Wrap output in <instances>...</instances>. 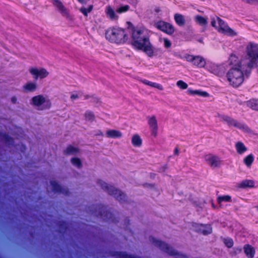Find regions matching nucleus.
<instances>
[{
    "label": "nucleus",
    "instance_id": "obj_1",
    "mask_svg": "<svg viewBox=\"0 0 258 258\" xmlns=\"http://www.w3.org/2000/svg\"><path fill=\"white\" fill-rule=\"evenodd\" d=\"M228 63L230 68L226 75V81L233 87H238L243 83L244 76L248 77L250 73L246 72V66L235 54L230 56Z\"/></svg>",
    "mask_w": 258,
    "mask_h": 258
},
{
    "label": "nucleus",
    "instance_id": "obj_2",
    "mask_svg": "<svg viewBox=\"0 0 258 258\" xmlns=\"http://www.w3.org/2000/svg\"><path fill=\"white\" fill-rule=\"evenodd\" d=\"M148 31L144 28L134 29L132 33V44L139 49L142 50L150 57L153 56L154 50L149 40Z\"/></svg>",
    "mask_w": 258,
    "mask_h": 258
},
{
    "label": "nucleus",
    "instance_id": "obj_3",
    "mask_svg": "<svg viewBox=\"0 0 258 258\" xmlns=\"http://www.w3.org/2000/svg\"><path fill=\"white\" fill-rule=\"evenodd\" d=\"M246 54L245 57L240 60L246 66V72L251 73L253 68L258 67V44L249 43L246 48Z\"/></svg>",
    "mask_w": 258,
    "mask_h": 258
},
{
    "label": "nucleus",
    "instance_id": "obj_4",
    "mask_svg": "<svg viewBox=\"0 0 258 258\" xmlns=\"http://www.w3.org/2000/svg\"><path fill=\"white\" fill-rule=\"evenodd\" d=\"M106 38L112 43H124L128 39L126 30L121 28H110L105 33Z\"/></svg>",
    "mask_w": 258,
    "mask_h": 258
},
{
    "label": "nucleus",
    "instance_id": "obj_5",
    "mask_svg": "<svg viewBox=\"0 0 258 258\" xmlns=\"http://www.w3.org/2000/svg\"><path fill=\"white\" fill-rule=\"evenodd\" d=\"M97 184L104 191L107 192L109 195L113 196L120 203H123L127 201V198L126 195L113 185L108 184L101 180H98Z\"/></svg>",
    "mask_w": 258,
    "mask_h": 258
},
{
    "label": "nucleus",
    "instance_id": "obj_6",
    "mask_svg": "<svg viewBox=\"0 0 258 258\" xmlns=\"http://www.w3.org/2000/svg\"><path fill=\"white\" fill-rule=\"evenodd\" d=\"M30 103L39 110L49 109L51 106L50 100L43 95L33 97L30 100Z\"/></svg>",
    "mask_w": 258,
    "mask_h": 258
},
{
    "label": "nucleus",
    "instance_id": "obj_7",
    "mask_svg": "<svg viewBox=\"0 0 258 258\" xmlns=\"http://www.w3.org/2000/svg\"><path fill=\"white\" fill-rule=\"evenodd\" d=\"M149 240L161 250L171 255L174 256L175 258H185V256L184 255L178 253L176 250L173 249L172 247L170 246L167 243L158 240L152 236L150 237Z\"/></svg>",
    "mask_w": 258,
    "mask_h": 258
},
{
    "label": "nucleus",
    "instance_id": "obj_8",
    "mask_svg": "<svg viewBox=\"0 0 258 258\" xmlns=\"http://www.w3.org/2000/svg\"><path fill=\"white\" fill-rule=\"evenodd\" d=\"M218 116L221 119L222 121L226 123L229 127L237 128L245 133H250L251 132L250 129L247 125L238 121L231 116L220 114H218Z\"/></svg>",
    "mask_w": 258,
    "mask_h": 258
},
{
    "label": "nucleus",
    "instance_id": "obj_9",
    "mask_svg": "<svg viewBox=\"0 0 258 258\" xmlns=\"http://www.w3.org/2000/svg\"><path fill=\"white\" fill-rule=\"evenodd\" d=\"M217 21L219 25L218 30L219 32L231 37L237 35L235 31L230 28L228 25L220 18L217 17Z\"/></svg>",
    "mask_w": 258,
    "mask_h": 258
},
{
    "label": "nucleus",
    "instance_id": "obj_10",
    "mask_svg": "<svg viewBox=\"0 0 258 258\" xmlns=\"http://www.w3.org/2000/svg\"><path fill=\"white\" fill-rule=\"evenodd\" d=\"M186 60L191 62L194 66L198 68H204L206 65V61L204 58L200 55H192L186 54L184 56Z\"/></svg>",
    "mask_w": 258,
    "mask_h": 258
},
{
    "label": "nucleus",
    "instance_id": "obj_11",
    "mask_svg": "<svg viewBox=\"0 0 258 258\" xmlns=\"http://www.w3.org/2000/svg\"><path fill=\"white\" fill-rule=\"evenodd\" d=\"M205 159L207 163L211 168H219L222 164V161L220 158L215 155L209 154L205 156Z\"/></svg>",
    "mask_w": 258,
    "mask_h": 258
},
{
    "label": "nucleus",
    "instance_id": "obj_12",
    "mask_svg": "<svg viewBox=\"0 0 258 258\" xmlns=\"http://www.w3.org/2000/svg\"><path fill=\"white\" fill-rule=\"evenodd\" d=\"M192 227L196 232L204 235L211 234L213 231L212 227L210 224L194 223Z\"/></svg>",
    "mask_w": 258,
    "mask_h": 258
},
{
    "label": "nucleus",
    "instance_id": "obj_13",
    "mask_svg": "<svg viewBox=\"0 0 258 258\" xmlns=\"http://www.w3.org/2000/svg\"><path fill=\"white\" fill-rule=\"evenodd\" d=\"M29 71L30 73L33 76V78L36 80L38 78L41 79L45 78L49 75L48 72L44 68L38 69L36 68H31Z\"/></svg>",
    "mask_w": 258,
    "mask_h": 258
},
{
    "label": "nucleus",
    "instance_id": "obj_14",
    "mask_svg": "<svg viewBox=\"0 0 258 258\" xmlns=\"http://www.w3.org/2000/svg\"><path fill=\"white\" fill-rule=\"evenodd\" d=\"M147 120L151 135L156 138L157 136L158 130L157 118L155 115L148 116H147Z\"/></svg>",
    "mask_w": 258,
    "mask_h": 258
},
{
    "label": "nucleus",
    "instance_id": "obj_15",
    "mask_svg": "<svg viewBox=\"0 0 258 258\" xmlns=\"http://www.w3.org/2000/svg\"><path fill=\"white\" fill-rule=\"evenodd\" d=\"M156 27L161 31L168 35H172L174 32V28L172 25L164 21H159L156 24Z\"/></svg>",
    "mask_w": 258,
    "mask_h": 258
},
{
    "label": "nucleus",
    "instance_id": "obj_16",
    "mask_svg": "<svg viewBox=\"0 0 258 258\" xmlns=\"http://www.w3.org/2000/svg\"><path fill=\"white\" fill-rule=\"evenodd\" d=\"M106 208L103 206L99 207L98 214L100 215L104 220L109 222H115L113 214L108 211H105Z\"/></svg>",
    "mask_w": 258,
    "mask_h": 258
},
{
    "label": "nucleus",
    "instance_id": "obj_17",
    "mask_svg": "<svg viewBox=\"0 0 258 258\" xmlns=\"http://www.w3.org/2000/svg\"><path fill=\"white\" fill-rule=\"evenodd\" d=\"M209 71L218 77H222L225 72V68L223 64H212L210 68Z\"/></svg>",
    "mask_w": 258,
    "mask_h": 258
},
{
    "label": "nucleus",
    "instance_id": "obj_18",
    "mask_svg": "<svg viewBox=\"0 0 258 258\" xmlns=\"http://www.w3.org/2000/svg\"><path fill=\"white\" fill-rule=\"evenodd\" d=\"M50 184L52 186V190L54 192H58L64 195H68L69 194V192L68 189L60 186L56 181H51Z\"/></svg>",
    "mask_w": 258,
    "mask_h": 258
},
{
    "label": "nucleus",
    "instance_id": "obj_19",
    "mask_svg": "<svg viewBox=\"0 0 258 258\" xmlns=\"http://www.w3.org/2000/svg\"><path fill=\"white\" fill-rule=\"evenodd\" d=\"M53 5L56 7L57 10L64 17H68L69 13L67 10L64 8L62 3L59 0H51Z\"/></svg>",
    "mask_w": 258,
    "mask_h": 258
},
{
    "label": "nucleus",
    "instance_id": "obj_20",
    "mask_svg": "<svg viewBox=\"0 0 258 258\" xmlns=\"http://www.w3.org/2000/svg\"><path fill=\"white\" fill-rule=\"evenodd\" d=\"M37 86L36 83L28 82L25 84L23 87V90L25 92H33L37 89Z\"/></svg>",
    "mask_w": 258,
    "mask_h": 258
},
{
    "label": "nucleus",
    "instance_id": "obj_21",
    "mask_svg": "<svg viewBox=\"0 0 258 258\" xmlns=\"http://www.w3.org/2000/svg\"><path fill=\"white\" fill-rule=\"evenodd\" d=\"M106 136L109 138H120L122 137V133L117 130H110L107 131Z\"/></svg>",
    "mask_w": 258,
    "mask_h": 258
},
{
    "label": "nucleus",
    "instance_id": "obj_22",
    "mask_svg": "<svg viewBox=\"0 0 258 258\" xmlns=\"http://www.w3.org/2000/svg\"><path fill=\"white\" fill-rule=\"evenodd\" d=\"M79 150L78 148L70 145L64 151V154L66 155H77L79 153Z\"/></svg>",
    "mask_w": 258,
    "mask_h": 258
},
{
    "label": "nucleus",
    "instance_id": "obj_23",
    "mask_svg": "<svg viewBox=\"0 0 258 258\" xmlns=\"http://www.w3.org/2000/svg\"><path fill=\"white\" fill-rule=\"evenodd\" d=\"M243 248L244 253L248 257L252 258L254 256L255 250L251 245H245Z\"/></svg>",
    "mask_w": 258,
    "mask_h": 258
},
{
    "label": "nucleus",
    "instance_id": "obj_24",
    "mask_svg": "<svg viewBox=\"0 0 258 258\" xmlns=\"http://www.w3.org/2000/svg\"><path fill=\"white\" fill-rule=\"evenodd\" d=\"M187 93L189 95H197L200 96H202L203 97H207L209 96V94L208 93L205 91H202L200 90H192L191 89H188L187 91Z\"/></svg>",
    "mask_w": 258,
    "mask_h": 258
},
{
    "label": "nucleus",
    "instance_id": "obj_25",
    "mask_svg": "<svg viewBox=\"0 0 258 258\" xmlns=\"http://www.w3.org/2000/svg\"><path fill=\"white\" fill-rule=\"evenodd\" d=\"M238 186L240 188L252 187L254 186V182L252 180H244L238 183Z\"/></svg>",
    "mask_w": 258,
    "mask_h": 258
},
{
    "label": "nucleus",
    "instance_id": "obj_26",
    "mask_svg": "<svg viewBox=\"0 0 258 258\" xmlns=\"http://www.w3.org/2000/svg\"><path fill=\"white\" fill-rule=\"evenodd\" d=\"M174 19L176 23L180 26H183L185 23V20L183 15L180 14L174 15Z\"/></svg>",
    "mask_w": 258,
    "mask_h": 258
},
{
    "label": "nucleus",
    "instance_id": "obj_27",
    "mask_svg": "<svg viewBox=\"0 0 258 258\" xmlns=\"http://www.w3.org/2000/svg\"><path fill=\"white\" fill-rule=\"evenodd\" d=\"M237 152L239 154H242L247 151V148L241 142H238L235 144Z\"/></svg>",
    "mask_w": 258,
    "mask_h": 258
},
{
    "label": "nucleus",
    "instance_id": "obj_28",
    "mask_svg": "<svg viewBox=\"0 0 258 258\" xmlns=\"http://www.w3.org/2000/svg\"><path fill=\"white\" fill-rule=\"evenodd\" d=\"M246 105L253 110L258 111V100L251 99L246 102Z\"/></svg>",
    "mask_w": 258,
    "mask_h": 258
},
{
    "label": "nucleus",
    "instance_id": "obj_29",
    "mask_svg": "<svg viewBox=\"0 0 258 258\" xmlns=\"http://www.w3.org/2000/svg\"><path fill=\"white\" fill-rule=\"evenodd\" d=\"M132 143L135 147H140L142 144V140L138 135H135L132 138Z\"/></svg>",
    "mask_w": 258,
    "mask_h": 258
},
{
    "label": "nucleus",
    "instance_id": "obj_30",
    "mask_svg": "<svg viewBox=\"0 0 258 258\" xmlns=\"http://www.w3.org/2000/svg\"><path fill=\"white\" fill-rule=\"evenodd\" d=\"M142 82L144 84H146V85H149L150 86L157 88L160 90H162L163 89L162 86L159 84H158L156 83H153V82L149 81L146 80H143Z\"/></svg>",
    "mask_w": 258,
    "mask_h": 258
},
{
    "label": "nucleus",
    "instance_id": "obj_31",
    "mask_svg": "<svg viewBox=\"0 0 258 258\" xmlns=\"http://www.w3.org/2000/svg\"><path fill=\"white\" fill-rule=\"evenodd\" d=\"M106 14L112 20L116 19L117 18V16L114 13L113 10L111 8L110 6H108L106 8Z\"/></svg>",
    "mask_w": 258,
    "mask_h": 258
},
{
    "label": "nucleus",
    "instance_id": "obj_32",
    "mask_svg": "<svg viewBox=\"0 0 258 258\" xmlns=\"http://www.w3.org/2000/svg\"><path fill=\"white\" fill-rule=\"evenodd\" d=\"M93 6L89 5L88 8L82 7L79 9V11L81 12L85 16H88V13H90L93 10Z\"/></svg>",
    "mask_w": 258,
    "mask_h": 258
},
{
    "label": "nucleus",
    "instance_id": "obj_33",
    "mask_svg": "<svg viewBox=\"0 0 258 258\" xmlns=\"http://www.w3.org/2000/svg\"><path fill=\"white\" fill-rule=\"evenodd\" d=\"M254 158L252 154H250L248 156H247L244 159V163L247 167H250L252 162H253Z\"/></svg>",
    "mask_w": 258,
    "mask_h": 258
},
{
    "label": "nucleus",
    "instance_id": "obj_34",
    "mask_svg": "<svg viewBox=\"0 0 258 258\" xmlns=\"http://www.w3.org/2000/svg\"><path fill=\"white\" fill-rule=\"evenodd\" d=\"M217 200L219 204L222 202H230L231 201V197L228 195L220 196L218 198Z\"/></svg>",
    "mask_w": 258,
    "mask_h": 258
},
{
    "label": "nucleus",
    "instance_id": "obj_35",
    "mask_svg": "<svg viewBox=\"0 0 258 258\" xmlns=\"http://www.w3.org/2000/svg\"><path fill=\"white\" fill-rule=\"evenodd\" d=\"M117 253V255L121 258H141L139 256L128 254L125 252H119Z\"/></svg>",
    "mask_w": 258,
    "mask_h": 258
},
{
    "label": "nucleus",
    "instance_id": "obj_36",
    "mask_svg": "<svg viewBox=\"0 0 258 258\" xmlns=\"http://www.w3.org/2000/svg\"><path fill=\"white\" fill-rule=\"evenodd\" d=\"M71 163L73 165L78 168H81L82 166L81 161L80 159L78 158H73L71 159Z\"/></svg>",
    "mask_w": 258,
    "mask_h": 258
},
{
    "label": "nucleus",
    "instance_id": "obj_37",
    "mask_svg": "<svg viewBox=\"0 0 258 258\" xmlns=\"http://www.w3.org/2000/svg\"><path fill=\"white\" fill-rule=\"evenodd\" d=\"M196 20L201 25H205L207 24V20L201 16H197L196 17Z\"/></svg>",
    "mask_w": 258,
    "mask_h": 258
},
{
    "label": "nucleus",
    "instance_id": "obj_38",
    "mask_svg": "<svg viewBox=\"0 0 258 258\" xmlns=\"http://www.w3.org/2000/svg\"><path fill=\"white\" fill-rule=\"evenodd\" d=\"M85 118L90 121H93L95 119V115L93 113L90 111H88L85 113Z\"/></svg>",
    "mask_w": 258,
    "mask_h": 258
},
{
    "label": "nucleus",
    "instance_id": "obj_39",
    "mask_svg": "<svg viewBox=\"0 0 258 258\" xmlns=\"http://www.w3.org/2000/svg\"><path fill=\"white\" fill-rule=\"evenodd\" d=\"M223 241L225 245L228 248H231L233 245V241L232 239L230 238H223Z\"/></svg>",
    "mask_w": 258,
    "mask_h": 258
},
{
    "label": "nucleus",
    "instance_id": "obj_40",
    "mask_svg": "<svg viewBox=\"0 0 258 258\" xmlns=\"http://www.w3.org/2000/svg\"><path fill=\"white\" fill-rule=\"evenodd\" d=\"M176 85L181 89H186L188 87V85L182 80L177 81Z\"/></svg>",
    "mask_w": 258,
    "mask_h": 258
},
{
    "label": "nucleus",
    "instance_id": "obj_41",
    "mask_svg": "<svg viewBox=\"0 0 258 258\" xmlns=\"http://www.w3.org/2000/svg\"><path fill=\"white\" fill-rule=\"evenodd\" d=\"M130 7L128 5H125L123 6H121L118 8L116 12L118 13H122L127 12L129 10Z\"/></svg>",
    "mask_w": 258,
    "mask_h": 258
},
{
    "label": "nucleus",
    "instance_id": "obj_42",
    "mask_svg": "<svg viewBox=\"0 0 258 258\" xmlns=\"http://www.w3.org/2000/svg\"><path fill=\"white\" fill-rule=\"evenodd\" d=\"M162 41L163 42V45L165 48H169L171 46V42L168 39L163 38L162 39Z\"/></svg>",
    "mask_w": 258,
    "mask_h": 258
},
{
    "label": "nucleus",
    "instance_id": "obj_43",
    "mask_svg": "<svg viewBox=\"0 0 258 258\" xmlns=\"http://www.w3.org/2000/svg\"><path fill=\"white\" fill-rule=\"evenodd\" d=\"M4 139L5 140L6 142L8 143H12L13 142V139H12L7 135H5L4 136Z\"/></svg>",
    "mask_w": 258,
    "mask_h": 258
},
{
    "label": "nucleus",
    "instance_id": "obj_44",
    "mask_svg": "<svg viewBox=\"0 0 258 258\" xmlns=\"http://www.w3.org/2000/svg\"><path fill=\"white\" fill-rule=\"evenodd\" d=\"M242 251V248L241 247H235L234 248V252L235 254H238L240 253Z\"/></svg>",
    "mask_w": 258,
    "mask_h": 258
},
{
    "label": "nucleus",
    "instance_id": "obj_45",
    "mask_svg": "<svg viewBox=\"0 0 258 258\" xmlns=\"http://www.w3.org/2000/svg\"><path fill=\"white\" fill-rule=\"evenodd\" d=\"M128 1L131 4L134 6H136L138 3V0H128Z\"/></svg>",
    "mask_w": 258,
    "mask_h": 258
},
{
    "label": "nucleus",
    "instance_id": "obj_46",
    "mask_svg": "<svg viewBox=\"0 0 258 258\" xmlns=\"http://www.w3.org/2000/svg\"><path fill=\"white\" fill-rule=\"evenodd\" d=\"M79 98V95L78 94H72L71 96V99L72 101L77 99Z\"/></svg>",
    "mask_w": 258,
    "mask_h": 258
},
{
    "label": "nucleus",
    "instance_id": "obj_47",
    "mask_svg": "<svg viewBox=\"0 0 258 258\" xmlns=\"http://www.w3.org/2000/svg\"><path fill=\"white\" fill-rule=\"evenodd\" d=\"M245 3H248V4H252L254 2L256 1V0H242Z\"/></svg>",
    "mask_w": 258,
    "mask_h": 258
},
{
    "label": "nucleus",
    "instance_id": "obj_48",
    "mask_svg": "<svg viewBox=\"0 0 258 258\" xmlns=\"http://www.w3.org/2000/svg\"><path fill=\"white\" fill-rule=\"evenodd\" d=\"M17 100V97H15V96H13V97H12V98H11V101H12V102L13 104H15V103H16Z\"/></svg>",
    "mask_w": 258,
    "mask_h": 258
},
{
    "label": "nucleus",
    "instance_id": "obj_49",
    "mask_svg": "<svg viewBox=\"0 0 258 258\" xmlns=\"http://www.w3.org/2000/svg\"><path fill=\"white\" fill-rule=\"evenodd\" d=\"M95 135L103 136V134L101 131H98L97 133L95 134Z\"/></svg>",
    "mask_w": 258,
    "mask_h": 258
},
{
    "label": "nucleus",
    "instance_id": "obj_50",
    "mask_svg": "<svg viewBox=\"0 0 258 258\" xmlns=\"http://www.w3.org/2000/svg\"><path fill=\"white\" fill-rule=\"evenodd\" d=\"M217 22V21H216L215 20H212V21L211 22L212 26L213 27H216V24Z\"/></svg>",
    "mask_w": 258,
    "mask_h": 258
},
{
    "label": "nucleus",
    "instance_id": "obj_51",
    "mask_svg": "<svg viewBox=\"0 0 258 258\" xmlns=\"http://www.w3.org/2000/svg\"><path fill=\"white\" fill-rule=\"evenodd\" d=\"M174 154L176 155H178L179 154V150L177 148H176L174 150Z\"/></svg>",
    "mask_w": 258,
    "mask_h": 258
},
{
    "label": "nucleus",
    "instance_id": "obj_52",
    "mask_svg": "<svg viewBox=\"0 0 258 258\" xmlns=\"http://www.w3.org/2000/svg\"><path fill=\"white\" fill-rule=\"evenodd\" d=\"M81 4H86V1L85 0H78Z\"/></svg>",
    "mask_w": 258,
    "mask_h": 258
},
{
    "label": "nucleus",
    "instance_id": "obj_53",
    "mask_svg": "<svg viewBox=\"0 0 258 258\" xmlns=\"http://www.w3.org/2000/svg\"><path fill=\"white\" fill-rule=\"evenodd\" d=\"M93 99H94V101H95L96 102H99V99L98 98H93Z\"/></svg>",
    "mask_w": 258,
    "mask_h": 258
},
{
    "label": "nucleus",
    "instance_id": "obj_54",
    "mask_svg": "<svg viewBox=\"0 0 258 258\" xmlns=\"http://www.w3.org/2000/svg\"><path fill=\"white\" fill-rule=\"evenodd\" d=\"M166 167H165V166L163 167L162 168V171H163V172L166 169Z\"/></svg>",
    "mask_w": 258,
    "mask_h": 258
},
{
    "label": "nucleus",
    "instance_id": "obj_55",
    "mask_svg": "<svg viewBox=\"0 0 258 258\" xmlns=\"http://www.w3.org/2000/svg\"><path fill=\"white\" fill-rule=\"evenodd\" d=\"M89 96L88 95H86L85 96V99H89Z\"/></svg>",
    "mask_w": 258,
    "mask_h": 258
}]
</instances>
